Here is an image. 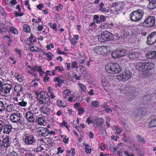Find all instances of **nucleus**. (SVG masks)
<instances>
[{
  "mask_svg": "<svg viewBox=\"0 0 156 156\" xmlns=\"http://www.w3.org/2000/svg\"><path fill=\"white\" fill-rule=\"evenodd\" d=\"M154 67V65L152 63L140 62L136 65V69L139 71L144 72L152 69Z\"/></svg>",
  "mask_w": 156,
  "mask_h": 156,
  "instance_id": "f257e3e1",
  "label": "nucleus"
},
{
  "mask_svg": "<svg viewBox=\"0 0 156 156\" xmlns=\"http://www.w3.org/2000/svg\"><path fill=\"white\" fill-rule=\"evenodd\" d=\"M37 98L40 104H44V105H50V98L45 92H41L38 94Z\"/></svg>",
  "mask_w": 156,
  "mask_h": 156,
  "instance_id": "f03ea898",
  "label": "nucleus"
},
{
  "mask_svg": "<svg viewBox=\"0 0 156 156\" xmlns=\"http://www.w3.org/2000/svg\"><path fill=\"white\" fill-rule=\"evenodd\" d=\"M105 68L106 72L110 73H119L121 70L118 64L112 63L108 64L105 66Z\"/></svg>",
  "mask_w": 156,
  "mask_h": 156,
  "instance_id": "7ed1b4c3",
  "label": "nucleus"
},
{
  "mask_svg": "<svg viewBox=\"0 0 156 156\" xmlns=\"http://www.w3.org/2000/svg\"><path fill=\"white\" fill-rule=\"evenodd\" d=\"M144 13V9H138L130 13V19L133 21H138L142 19Z\"/></svg>",
  "mask_w": 156,
  "mask_h": 156,
  "instance_id": "20e7f679",
  "label": "nucleus"
},
{
  "mask_svg": "<svg viewBox=\"0 0 156 156\" xmlns=\"http://www.w3.org/2000/svg\"><path fill=\"white\" fill-rule=\"evenodd\" d=\"M114 37L113 35L107 30L103 32L102 34L98 36L99 41L101 42H104L112 39Z\"/></svg>",
  "mask_w": 156,
  "mask_h": 156,
  "instance_id": "39448f33",
  "label": "nucleus"
},
{
  "mask_svg": "<svg viewBox=\"0 0 156 156\" xmlns=\"http://www.w3.org/2000/svg\"><path fill=\"white\" fill-rule=\"evenodd\" d=\"M132 75V73L128 69H126L117 76V78L119 80L126 81L130 78Z\"/></svg>",
  "mask_w": 156,
  "mask_h": 156,
  "instance_id": "423d86ee",
  "label": "nucleus"
},
{
  "mask_svg": "<svg viewBox=\"0 0 156 156\" xmlns=\"http://www.w3.org/2000/svg\"><path fill=\"white\" fill-rule=\"evenodd\" d=\"M13 86L11 84L7 83L3 84L2 86L1 92L2 94L5 95L9 94Z\"/></svg>",
  "mask_w": 156,
  "mask_h": 156,
  "instance_id": "0eeeda50",
  "label": "nucleus"
},
{
  "mask_svg": "<svg viewBox=\"0 0 156 156\" xmlns=\"http://www.w3.org/2000/svg\"><path fill=\"white\" fill-rule=\"evenodd\" d=\"M155 23V18L153 16H149L145 20L143 25L144 26L152 27Z\"/></svg>",
  "mask_w": 156,
  "mask_h": 156,
  "instance_id": "6e6552de",
  "label": "nucleus"
},
{
  "mask_svg": "<svg viewBox=\"0 0 156 156\" xmlns=\"http://www.w3.org/2000/svg\"><path fill=\"white\" fill-rule=\"evenodd\" d=\"M24 137V141L25 144L27 145L33 144L35 142V140L34 139V137L32 134L29 133L25 134Z\"/></svg>",
  "mask_w": 156,
  "mask_h": 156,
  "instance_id": "1a4fd4ad",
  "label": "nucleus"
},
{
  "mask_svg": "<svg viewBox=\"0 0 156 156\" xmlns=\"http://www.w3.org/2000/svg\"><path fill=\"white\" fill-rule=\"evenodd\" d=\"M147 45H153L156 42V31L152 32L147 37Z\"/></svg>",
  "mask_w": 156,
  "mask_h": 156,
  "instance_id": "9d476101",
  "label": "nucleus"
},
{
  "mask_svg": "<svg viewBox=\"0 0 156 156\" xmlns=\"http://www.w3.org/2000/svg\"><path fill=\"white\" fill-rule=\"evenodd\" d=\"M20 113L17 112L12 114L10 117V120L14 123L18 122L19 120L20 119Z\"/></svg>",
  "mask_w": 156,
  "mask_h": 156,
  "instance_id": "9b49d317",
  "label": "nucleus"
},
{
  "mask_svg": "<svg viewBox=\"0 0 156 156\" xmlns=\"http://www.w3.org/2000/svg\"><path fill=\"white\" fill-rule=\"evenodd\" d=\"M34 116L32 112L28 111L25 114V116L29 122L31 123H34L36 121Z\"/></svg>",
  "mask_w": 156,
  "mask_h": 156,
  "instance_id": "f8f14e48",
  "label": "nucleus"
},
{
  "mask_svg": "<svg viewBox=\"0 0 156 156\" xmlns=\"http://www.w3.org/2000/svg\"><path fill=\"white\" fill-rule=\"evenodd\" d=\"M11 142L10 141L9 137H6L4 138L2 141V148L3 147L7 148L10 146Z\"/></svg>",
  "mask_w": 156,
  "mask_h": 156,
  "instance_id": "ddd939ff",
  "label": "nucleus"
},
{
  "mask_svg": "<svg viewBox=\"0 0 156 156\" xmlns=\"http://www.w3.org/2000/svg\"><path fill=\"white\" fill-rule=\"evenodd\" d=\"M49 106V105H43L41 108V111L43 113L48 115L50 114L51 109Z\"/></svg>",
  "mask_w": 156,
  "mask_h": 156,
  "instance_id": "4468645a",
  "label": "nucleus"
},
{
  "mask_svg": "<svg viewBox=\"0 0 156 156\" xmlns=\"http://www.w3.org/2000/svg\"><path fill=\"white\" fill-rule=\"evenodd\" d=\"M48 130L47 128L41 127L38 128V131L42 136L46 137L48 136Z\"/></svg>",
  "mask_w": 156,
  "mask_h": 156,
  "instance_id": "2eb2a0df",
  "label": "nucleus"
},
{
  "mask_svg": "<svg viewBox=\"0 0 156 156\" xmlns=\"http://www.w3.org/2000/svg\"><path fill=\"white\" fill-rule=\"evenodd\" d=\"M147 58L149 59H154L156 58V51H152L148 52L145 55Z\"/></svg>",
  "mask_w": 156,
  "mask_h": 156,
  "instance_id": "dca6fc26",
  "label": "nucleus"
},
{
  "mask_svg": "<svg viewBox=\"0 0 156 156\" xmlns=\"http://www.w3.org/2000/svg\"><path fill=\"white\" fill-rule=\"evenodd\" d=\"M61 77H62V76L54 78L53 81L55 82H58V83H56L55 84L56 86L60 87L62 86V83L63 82V81L61 79Z\"/></svg>",
  "mask_w": 156,
  "mask_h": 156,
  "instance_id": "f3484780",
  "label": "nucleus"
},
{
  "mask_svg": "<svg viewBox=\"0 0 156 156\" xmlns=\"http://www.w3.org/2000/svg\"><path fill=\"white\" fill-rule=\"evenodd\" d=\"M139 55L137 53L133 52L130 53L128 55L129 58L132 60H136L138 58Z\"/></svg>",
  "mask_w": 156,
  "mask_h": 156,
  "instance_id": "a211bd4d",
  "label": "nucleus"
},
{
  "mask_svg": "<svg viewBox=\"0 0 156 156\" xmlns=\"http://www.w3.org/2000/svg\"><path fill=\"white\" fill-rule=\"evenodd\" d=\"M3 132L5 134H9L12 131V127L10 125H5L4 126Z\"/></svg>",
  "mask_w": 156,
  "mask_h": 156,
  "instance_id": "6ab92c4d",
  "label": "nucleus"
},
{
  "mask_svg": "<svg viewBox=\"0 0 156 156\" xmlns=\"http://www.w3.org/2000/svg\"><path fill=\"white\" fill-rule=\"evenodd\" d=\"M156 7V0H151L149 1L148 5V8L150 9H153Z\"/></svg>",
  "mask_w": 156,
  "mask_h": 156,
  "instance_id": "aec40b11",
  "label": "nucleus"
},
{
  "mask_svg": "<svg viewBox=\"0 0 156 156\" xmlns=\"http://www.w3.org/2000/svg\"><path fill=\"white\" fill-rule=\"evenodd\" d=\"M14 90L15 91L18 93V95L20 94L19 93L22 92L23 90V88L20 84H18L16 85L14 87Z\"/></svg>",
  "mask_w": 156,
  "mask_h": 156,
  "instance_id": "412c9836",
  "label": "nucleus"
},
{
  "mask_svg": "<svg viewBox=\"0 0 156 156\" xmlns=\"http://www.w3.org/2000/svg\"><path fill=\"white\" fill-rule=\"evenodd\" d=\"M104 120L102 118L97 119L95 120L96 124L97 126H101L104 122Z\"/></svg>",
  "mask_w": 156,
  "mask_h": 156,
  "instance_id": "4be33fe9",
  "label": "nucleus"
},
{
  "mask_svg": "<svg viewBox=\"0 0 156 156\" xmlns=\"http://www.w3.org/2000/svg\"><path fill=\"white\" fill-rule=\"evenodd\" d=\"M136 137L137 139V141L138 142L144 144H145L146 141L144 138L143 137H142L140 135H137L136 136Z\"/></svg>",
  "mask_w": 156,
  "mask_h": 156,
  "instance_id": "5701e85b",
  "label": "nucleus"
},
{
  "mask_svg": "<svg viewBox=\"0 0 156 156\" xmlns=\"http://www.w3.org/2000/svg\"><path fill=\"white\" fill-rule=\"evenodd\" d=\"M131 89H129V87L128 86L124 87L121 90V92L125 94H128Z\"/></svg>",
  "mask_w": 156,
  "mask_h": 156,
  "instance_id": "b1692460",
  "label": "nucleus"
},
{
  "mask_svg": "<svg viewBox=\"0 0 156 156\" xmlns=\"http://www.w3.org/2000/svg\"><path fill=\"white\" fill-rule=\"evenodd\" d=\"M119 52V51L118 50H115L113 51L112 53L111 54L112 57L114 58L120 57Z\"/></svg>",
  "mask_w": 156,
  "mask_h": 156,
  "instance_id": "393cba45",
  "label": "nucleus"
},
{
  "mask_svg": "<svg viewBox=\"0 0 156 156\" xmlns=\"http://www.w3.org/2000/svg\"><path fill=\"white\" fill-rule=\"evenodd\" d=\"M101 49V46H97L94 48L93 49L94 51L98 55H101V52H100V51Z\"/></svg>",
  "mask_w": 156,
  "mask_h": 156,
  "instance_id": "a878e982",
  "label": "nucleus"
},
{
  "mask_svg": "<svg viewBox=\"0 0 156 156\" xmlns=\"http://www.w3.org/2000/svg\"><path fill=\"white\" fill-rule=\"evenodd\" d=\"M148 125L150 127L156 126V118L155 119H152L149 122Z\"/></svg>",
  "mask_w": 156,
  "mask_h": 156,
  "instance_id": "bb28decb",
  "label": "nucleus"
},
{
  "mask_svg": "<svg viewBox=\"0 0 156 156\" xmlns=\"http://www.w3.org/2000/svg\"><path fill=\"white\" fill-rule=\"evenodd\" d=\"M129 32L127 31L123 30L121 32V38L124 39L125 38L129 35Z\"/></svg>",
  "mask_w": 156,
  "mask_h": 156,
  "instance_id": "cd10ccee",
  "label": "nucleus"
},
{
  "mask_svg": "<svg viewBox=\"0 0 156 156\" xmlns=\"http://www.w3.org/2000/svg\"><path fill=\"white\" fill-rule=\"evenodd\" d=\"M115 130V134L117 135H120L122 131V129L119 127V126H116Z\"/></svg>",
  "mask_w": 156,
  "mask_h": 156,
  "instance_id": "c85d7f7f",
  "label": "nucleus"
},
{
  "mask_svg": "<svg viewBox=\"0 0 156 156\" xmlns=\"http://www.w3.org/2000/svg\"><path fill=\"white\" fill-rule=\"evenodd\" d=\"M70 93V91L69 90H65L63 93V96L64 98H66Z\"/></svg>",
  "mask_w": 156,
  "mask_h": 156,
  "instance_id": "c756f323",
  "label": "nucleus"
},
{
  "mask_svg": "<svg viewBox=\"0 0 156 156\" xmlns=\"http://www.w3.org/2000/svg\"><path fill=\"white\" fill-rule=\"evenodd\" d=\"M119 51V54L120 55V57L124 56L127 54V52L126 50H118Z\"/></svg>",
  "mask_w": 156,
  "mask_h": 156,
  "instance_id": "7c9ffc66",
  "label": "nucleus"
},
{
  "mask_svg": "<svg viewBox=\"0 0 156 156\" xmlns=\"http://www.w3.org/2000/svg\"><path fill=\"white\" fill-rule=\"evenodd\" d=\"M8 30L11 31L15 34H17L18 33L17 30L13 27H10L8 28Z\"/></svg>",
  "mask_w": 156,
  "mask_h": 156,
  "instance_id": "2f4dec72",
  "label": "nucleus"
},
{
  "mask_svg": "<svg viewBox=\"0 0 156 156\" xmlns=\"http://www.w3.org/2000/svg\"><path fill=\"white\" fill-rule=\"evenodd\" d=\"M46 55L48 58V60H51L53 57L54 56V55H53L51 52H49L48 53H46L45 54Z\"/></svg>",
  "mask_w": 156,
  "mask_h": 156,
  "instance_id": "473e14b6",
  "label": "nucleus"
},
{
  "mask_svg": "<svg viewBox=\"0 0 156 156\" xmlns=\"http://www.w3.org/2000/svg\"><path fill=\"white\" fill-rule=\"evenodd\" d=\"M23 30L26 32L29 33L30 30L29 27L26 24H25L23 26Z\"/></svg>",
  "mask_w": 156,
  "mask_h": 156,
  "instance_id": "72a5a7b5",
  "label": "nucleus"
},
{
  "mask_svg": "<svg viewBox=\"0 0 156 156\" xmlns=\"http://www.w3.org/2000/svg\"><path fill=\"white\" fill-rule=\"evenodd\" d=\"M128 96L129 99H133L134 98V94L133 91L131 90L128 94Z\"/></svg>",
  "mask_w": 156,
  "mask_h": 156,
  "instance_id": "f704fd0d",
  "label": "nucleus"
},
{
  "mask_svg": "<svg viewBox=\"0 0 156 156\" xmlns=\"http://www.w3.org/2000/svg\"><path fill=\"white\" fill-rule=\"evenodd\" d=\"M6 30H8V29L7 28L6 26L4 24H2L0 25V31L1 32L4 31Z\"/></svg>",
  "mask_w": 156,
  "mask_h": 156,
  "instance_id": "c9c22d12",
  "label": "nucleus"
},
{
  "mask_svg": "<svg viewBox=\"0 0 156 156\" xmlns=\"http://www.w3.org/2000/svg\"><path fill=\"white\" fill-rule=\"evenodd\" d=\"M103 108L107 113H108L110 112H112V111L111 109L109 108V106L107 105H104Z\"/></svg>",
  "mask_w": 156,
  "mask_h": 156,
  "instance_id": "e433bc0d",
  "label": "nucleus"
},
{
  "mask_svg": "<svg viewBox=\"0 0 156 156\" xmlns=\"http://www.w3.org/2000/svg\"><path fill=\"white\" fill-rule=\"evenodd\" d=\"M6 110L8 112H10L12 110H13V105L10 104V105H8L6 107Z\"/></svg>",
  "mask_w": 156,
  "mask_h": 156,
  "instance_id": "4c0bfd02",
  "label": "nucleus"
},
{
  "mask_svg": "<svg viewBox=\"0 0 156 156\" xmlns=\"http://www.w3.org/2000/svg\"><path fill=\"white\" fill-rule=\"evenodd\" d=\"M101 50H102V51L103 52V55L105 54L106 53L108 52L107 50V46H101Z\"/></svg>",
  "mask_w": 156,
  "mask_h": 156,
  "instance_id": "58836bf2",
  "label": "nucleus"
},
{
  "mask_svg": "<svg viewBox=\"0 0 156 156\" xmlns=\"http://www.w3.org/2000/svg\"><path fill=\"white\" fill-rule=\"evenodd\" d=\"M5 106L4 105L3 102L0 101V111L3 112L5 110Z\"/></svg>",
  "mask_w": 156,
  "mask_h": 156,
  "instance_id": "ea45409f",
  "label": "nucleus"
},
{
  "mask_svg": "<svg viewBox=\"0 0 156 156\" xmlns=\"http://www.w3.org/2000/svg\"><path fill=\"white\" fill-rule=\"evenodd\" d=\"M79 85L80 88V90L81 92H84L86 90V88L84 85L81 83H79Z\"/></svg>",
  "mask_w": 156,
  "mask_h": 156,
  "instance_id": "a19ab883",
  "label": "nucleus"
},
{
  "mask_svg": "<svg viewBox=\"0 0 156 156\" xmlns=\"http://www.w3.org/2000/svg\"><path fill=\"white\" fill-rule=\"evenodd\" d=\"M85 151L87 154H90L91 152V148L90 146H87L85 148Z\"/></svg>",
  "mask_w": 156,
  "mask_h": 156,
  "instance_id": "79ce46f5",
  "label": "nucleus"
},
{
  "mask_svg": "<svg viewBox=\"0 0 156 156\" xmlns=\"http://www.w3.org/2000/svg\"><path fill=\"white\" fill-rule=\"evenodd\" d=\"M143 99L144 101H150L151 98L149 95H148L146 96H144L143 98Z\"/></svg>",
  "mask_w": 156,
  "mask_h": 156,
  "instance_id": "37998d69",
  "label": "nucleus"
},
{
  "mask_svg": "<svg viewBox=\"0 0 156 156\" xmlns=\"http://www.w3.org/2000/svg\"><path fill=\"white\" fill-rule=\"evenodd\" d=\"M27 103L26 101H23V100L21 102L18 103V104L21 106L25 107L27 105Z\"/></svg>",
  "mask_w": 156,
  "mask_h": 156,
  "instance_id": "c03bdc74",
  "label": "nucleus"
},
{
  "mask_svg": "<svg viewBox=\"0 0 156 156\" xmlns=\"http://www.w3.org/2000/svg\"><path fill=\"white\" fill-rule=\"evenodd\" d=\"M19 123L22 125H23L25 123V120L24 118H21L20 117V120H19V121H18Z\"/></svg>",
  "mask_w": 156,
  "mask_h": 156,
  "instance_id": "a18cd8bd",
  "label": "nucleus"
},
{
  "mask_svg": "<svg viewBox=\"0 0 156 156\" xmlns=\"http://www.w3.org/2000/svg\"><path fill=\"white\" fill-rule=\"evenodd\" d=\"M99 18V17L98 15H95L94 16V19L97 23H100V20H98Z\"/></svg>",
  "mask_w": 156,
  "mask_h": 156,
  "instance_id": "49530a36",
  "label": "nucleus"
},
{
  "mask_svg": "<svg viewBox=\"0 0 156 156\" xmlns=\"http://www.w3.org/2000/svg\"><path fill=\"white\" fill-rule=\"evenodd\" d=\"M91 105L94 107L96 108L98 105V102L96 101H93L92 102Z\"/></svg>",
  "mask_w": 156,
  "mask_h": 156,
  "instance_id": "de8ad7c7",
  "label": "nucleus"
},
{
  "mask_svg": "<svg viewBox=\"0 0 156 156\" xmlns=\"http://www.w3.org/2000/svg\"><path fill=\"white\" fill-rule=\"evenodd\" d=\"M55 10L57 11H59V9H60L61 10H62L63 8V6L61 4H59L58 6L55 7Z\"/></svg>",
  "mask_w": 156,
  "mask_h": 156,
  "instance_id": "09e8293b",
  "label": "nucleus"
},
{
  "mask_svg": "<svg viewBox=\"0 0 156 156\" xmlns=\"http://www.w3.org/2000/svg\"><path fill=\"white\" fill-rule=\"evenodd\" d=\"M78 111L79 112L78 113V114L79 115H80L84 112V110L83 108H80L78 110Z\"/></svg>",
  "mask_w": 156,
  "mask_h": 156,
  "instance_id": "8fccbe9b",
  "label": "nucleus"
},
{
  "mask_svg": "<svg viewBox=\"0 0 156 156\" xmlns=\"http://www.w3.org/2000/svg\"><path fill=\"white\" fill-rule=\"evenodd\" d=\"M71 68L73 69L77 68V63L76 62H72Z\"/></svg>",
  "mask_w": 156,
  "mask_h": 156,
  "instance_id": "3c124183",
  "label": "nucleus"
},
{
  "mask_svg": "<svg viewBox=\"0 0 156 156\" xmlns=\"http://www.w3.org/2000/svg\"><path fill=\"white\" fill-rule=\"evenodd\" d=\"M0 12L3 16L6 15V13L4 9L0 6Z\"/></svg>",
  "mask_w": 156,
  "mask_h": 156,
  "instance_id": "603ef678",
  "label": "nucleus"
},
{
  "mask_svg": "<svg viewBox=\"0 0 156 156\" xmlns=\"http://www.w3.org/2000/svg\"><path fill=\"white\" fill-rule=\"evenodd\" d=\"M99 10L101 11V12H108V10H107L106 9V8L105 7H102L101 8H99Z\"/></svg>",
  "mask_w": 156,
  "mask_h": 156,
  "instance_id": "864d4df0",
  "label": "nucleus"
},
{
  "mask_svg": "<svg viewBox=\"0 0 156 156\" xmlns=\"http://www.w3.org/2000/svg\"><path fill=\"white\" fill-rule=\"evenodd\" d=\"M99 130L100 131V132L103 135H104L105 134L106 132L105 130L104 129V128L103 126H101L99 129Z\"/></svg>",
  "mask_w": 156,
  "mask_h": 156,
  "instance_id": "5fc2aeb1",
  "label": "nucleus"
},
{
  "mask_svg": "<svg viewBox=\"0 0 156 156\" xmlns=\"http://www.w3.org/2000/svg\"><path fill=\"white\" fill-rule=\"evenodd\" d=\"M36 70L37 71H39V72H42L43 73H44V72L43 71H42V69L41 68V66H37V67H36Z\"/></svg>",
  "mask_w": 156,
  "mask_h": 156,
  "instance_id": "6e6d98bb",
  "label": "nucleus"
},
{
  "mask_svg": "<svg viewBox=\"0 0 156 156\" xmlns=\"http://www.w3.org/2000/svg\"><path fill=\"white\" fill-rule=\"evenodd\" d=\"M57 24L55 23H54L52 26H51V28L53 29L54 31H56L57 30Z\"/></svg>",
  "mask_w": 156,
  "mask_h": 156,
  "instance_id": "4d7b16f0",
  "label": "nucleus"
},
{
  "mask_svg": "<svg viewBox=\"0 0 156 156\" xmlns=\"http://www.w3.org/2000/svg\"><path fill=\"white\" fill-rule=\"evenodd\" d=\"M108 24L107 23H104L102 24L101 26V27L102 29H105L108 27Z\"/></svg>",
  "mask_w": 156,
  "mask_h": 156,
  "instance_id": "13d9d810",
  "label": "nucleus"
},
{
  "mask_svg": "<svg viewBox=\"0 0 156 156\" xmlns=\"http://www.w3.org/2000/svg\"><path fill=\"white\" fill-rule=\"evenodd\" d=\"M106 145L104 144H101L100 146V148L102 151H104L106 148Z\"/></svg>",
  "mask_w": 156,
  "mask_h": 156,
  "instance_id": "bf43d9fd",
  "label": "nucleus"
},
{
  "mask_svg": "<svg viewBox=\"0 0 156 156\" xmlns=\"http://www.w3.org/2000/svg\"><path fill=\"white\" fill-rule=\"evenodd\" d=\"M15 51L17 52L18 54L19 55L20 57H21V56L22 55L21 53L22 51L20 49L17 48H16Z\"/></svg>",
  "mask_w": 156,
  "mask_h": 156,
  "instance_id": "052dcab7",
  "label": "nucleus"
},
{
  "mask_svg": "<svg viewBox=\"0 0 156 156\" xmlns=\"http://www.w3.org/2000/svg\"><path fill=\"white\" fill-rule=\"evenodd\" d=\"M14 13L16 16H22L23 15V13H19L18 12L16 11L14 12Z\"/></svg>",
  "mask_w": 156,
  "mask_h": 156,
  "instance_id": "680f3d73",
  "label": "nucleus"
},
{
  "mask_svg": "<svg viewBox=\"0 0 156 156\" xmlns=\"http://www.w3.org/2000/svg\"><path fill=\"white\" fill-rule=\"evenodd\" d=\"M55 69L58 70L59 72H61L63 70V69H61V67L59 66H56L55 67Z\"/></svg>",
  "mask_w": 156,
  "mask_h": 156,
  "instance_id": "e2e57ef3",
  "label": "nucleus"
},
{
  "mask_svg": "<svg viewBox=\"0 0 156 156\" xmlns=\"http://www.w3.org/2000/svg\"><path fill=\"white\" fill-rule=\"evenodd\" d=\"M51 47L52 48H54V45L53 44L51 43L50 45H48L47 46V48L48 49H51Z\"/></svg>",
  "mask_w": 156,
  "mask_h": 156,
  "instance_id": "0e129e2a",
  "label": "nucleus"
},
{
  "mask_svg": "<svg viewBox=\"0 0 156 156\" xmlns=\"http://www.w3.org/2000/svg\"><path fill=\"white\" fill-rule=\"evenodd\" d=\"M102 86L103 87V88L105 89V90H107L106 87L108 86V84L107 83H106L105 82H104L102 83Z\"/></svg>",
  "mask_w": 156,
  "mask_h": 156,
  "instance_id": "69168bd1",
  "label": "nucleus"
},
{
  "mask_svg": "<svg viewBox=\"0 0 156 156\" xmlns=\"http://www.w3.org/2000/svg\"><path fill=\"white\" fill-rule=\"evenodd\" d=\"M87 121L86 122H87L88 124H90L92 122V121L91 120L90 118L88 117L87 119Z\"/></svg>",
  "mask_w": 156,
  "mask_h": 156,
  "instance_id": "338daca9",
  "label": "nucleus"
},
{
  "mask_svg": "<svg viewBox=\"0 0 156 156\" xmlns=\"http://www.w3.org/2000/svg\"><path fill=\"white\" fill-rule=\"evenodd\" d=\"M10 155L11 156H18V154L14 151H13L11 153Z\"/></svg>",
  "mask_w": 156,
  "mask_h": 156,
  "instance_id": "774afa93",
  "label": "nucleus"
}]
</instances>
